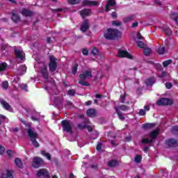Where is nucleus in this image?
Instances as JSON below:
<instances>
[{"label": "nucleus", "instance_id": "nucleus-1", "mask_svg": "<svg viewBox=\"0 0 178 178\" xmlns=\"http://www.w3.org/2000/svg\"><path fill=\"white\" fill-rule=\"evenodd\" d=\"M104 37L106 40H115L122 37V32L117 29L108 28L104 33Z\"/></svg>", "mask_w": 178, "mask_h": 178}, {"label": "nucleus", "instance_id": "nucleus-2", "mask_svg": "<svg viewBox=\"0 0 178 178\" xmlns=\"http://www.w3.org/2000/svg\"><path fill=\"white\" fill-rule=\"evenodd\" d=\"M27 134L29 136L33 147H35V148H38L40 147V143L37 141V138H38V134L37 132H34L33 129L29 128L27 129Z\"/></svg>", "mask_w": 178, "mask_h": 178}, {"label": "nucleus", "instance_id": "nucleus-3", "mask_svg": "<svg viewBox=\"0 0 178 178\" xmlns=\"http://www.w3.org/2000/svg\"><path fill=\"white\" fill-rule=\"evenodd\" d=\"M49 70L51 73L56 72L58 69V59L54 56H49Z\"/></svg>", "mask_w": 178, "mask_h": 178}, {"label": "nucleus", "instance_id": "nucleus-4", "mask_svg": "<svg viewBox=\"0 0 178 178\" xmlns=\"http://www.w3.org/2000/svg\"><path fill=\"white\" fill-rule=\"evenodd\" d=\"M45 165L44 159L40 156H35L32 160V166L35 169H38L39 168H42Z\"/></svg>", "mask_w": 178, "mask_h": 178}, {"label": "nucleus", "instance_id": "nucleus-5", "mask_svg": "<svg viewBox=\"0 0 178 178\" xmlns=\"http://www.w3.org/2000/svg\"><path fill=\"white\" fill-rule=\"evenodd\" d=\"M158 106H168L173 105V99L169 98H161L156 102Z\"/></svg>", "mask_w": 178, "mask_h": 178}, {"label": "nucleus", "instance_id": "nucleus-6", "mask_svg": "<svg viewBox=\"0 0 178 178\" xmlns=\"http://www.w3.org/2000/svg\"><path fill=\"white\" fill-rule=\"evenodd\" d=\"M61 125L63 131H66V133H72L73 128L72 127V124L67 120H64L61 121Z\"/></svg>", "mask_w": 178, "mask_h": 178}, {"label": "nucleus", "instance_id": "nucleus-7", "mask_svg": "<svg viewBox=\"0 0 178 178\" xmlns=\"http://www.w3.org/2000/svg\"><path fill=\"white\" fill-rule=\"evenodd\" d=\"M36 176L38 177L49 178V172L45 168H41L37 171Z\"/></svg>", "mask_w": 178, "mask_h": 178}, {"label": "nucleus", "instance_id": "nucleus-8", "mask_svg": "<svg viewBox=\"0 0 178 178\" xmlns=\"http://www.w3.org/2000/svg\"><path fill=\"white\" fill-rule=\"evenodd\" d=\"M118 58H127V59H133L134 57L129 53V51L125 50H119L118 53Z\"/></svg>", "mask_w": 178, "mask_h": 178}, {"label": "nucleus", "instance_id": "nucleus-9", "mask_svg": "<svg viewBox=\"0 0 178 178\" xmlns=\"http://www.w3.org/2000/svg\"><path fill=\"white\" fill-rule=\"evenodd\" d=\"M40 70L43 79H44V80H48L49 79V73L48 72V67L47 65L41 67Z\"/></svg>", "mask_w": 178, "mask_h": 178}, {"label": "nucleus", "instance_id": "nucleus-10", "mask_svg": "<svg viewBox=\"0 0 178 178\" xmlns=\"http://www.w3.org/2000/svg\"><path fill=\"white\" fill-rule=\"evenodd\" d=\"M90 29V22L88 19H84L81 25L80 30L82 33H86Z\"/></svg>", "mask_w": 178, "mask_h": 178}, {"label": "nucleus", "instance_id": "nucleus-11", "mask_svg": "<svg viewBox=\"0 0 178 178\" xmlns=\"http://www.w3.org/2000/svg\"><path fill=\"white\" fill-rule=\"evenodd\" d=\"M11 20L14 22V23H19L21 20L20 15H18L16 10H13L11 13Z\"/></svg>", "mask_w": 178, "mask_h": 178}, {"label": "nucleus", "instance_id": "nucleus-12", "mask_svg": "<svg viewBox=\"0 0 178 178\" xmlns=\"http://www.w3.org/2000/svg\"><path fill=\"white\" fill-rule=\"evenodd\" d=\"M81 80H86V79H92V73L91 71L86 70L83 74H79Z\"/></svg>", "mask_w": 178, "mask_h": 178}, {"label": "nucleus", "instance_id": "nucleus-13", "mask_svg": "<svg viewBox=\"0 0 178 178\" xmlns=\"http://www.w3.org/2000/svg\"><path fill=\"white\" fill-rule=\"evenodd\" d=\"M0 104L6 111L10 112L12 111V106L9 105V103L5 101L3 99H0Z\"/></svg>", "mask_w": 178, "mask_h": 178}, {"label": "nucleus", "instance_id": "nucleus-14", "mask_svg": "<svg viewBox=\"0 0 178 178\" xmlns=\"http://www.w3.org/2000/svg\"><path fill=\"white\" fill-rule=\"evenodd\" d=\"M97 5H98L97 1L84 0L82 3V6H97Z\"/></svg>", "mask_w": 178, "mask_h": 178}, {"label": "nucleus", "instance_id": "nucleus-15", "mask_svg": "<svg viewBox=\"0 0 178 178\" xmlns=\"http://www.w3.org/2000/svg\"><path fill=\"white\" fill-rule=\"evenodd\" d=\"M165 144L168 147H178V140L175 138H170L165 141Z\"/></svg>", "mask_w": 178, "mask_h": 178}, {"label": "nucleus", "instance_id": "nucleus-16", "mask_svg": "<svg viewBox=\"0 0 178 178\" xmlns=\"http://www.w3.org/2000/svg\"><path fill=\"white\" fill-rule=\"evenodd\" d=\"M20 13H22V15L26 17H31V16H33V11L27 8H22Z\"/></svg>", "mask_w": 178, "mask_h": 178}, {"label": "nucleus", "instance_id": "nucleus-17", "mask_svg": "<svg viewBox=\"0 0 178 178\" xmlns=\"http://www.w3.org/2000/svg\"><path fill=\"white\" fill-rule=\"evenodd\" d=\"M116 5V1L115 0H108L107 4L105 6V11L109 12L111 10L110 6H115Z\"/></svg>", "mask_w": 178, "mask_h": 178}, {"label": "nucleus", "instance_id": "nucleus-18", "mask_svg": "<svg viewBox=\"0 0 178 178\" xmlns=\"http://www.w3.org/2000/svg\"><path fill=\"white\" fill-rule=\"evenodd\" d=\"M145 84L147 86V87H149V86H154V84H155V77L151 76L149 78H147L145 81Z\"/></svg>", "mask_w": 178, "mask_h": 178}, {"label": "nucleus", "instance_id": "nucleus-19", "mask_svg": "<svg viewBox=\"0 0 178 178\" xmlns=\"http://www.w3.org/2000/svg\"><path fill=\"white\" fill-rule=\"evenodd\" d=\"M81 17L84 18L86 16H90L91 15V9H83L80 12Z\"/></svg>", "mask_w": 178, "mask_h": 178}, {"label": "nucleus", "instance_id": "nucleus-20", "mask_svg": "<svg viewBox=\"0 0 178 178\" xmlns=\"http://www.w3.org/2000/svg\"><path fill=\"white\" fill-rule=\"evenodd\" d=\"M86 113L89 118H95L97 115V111L94 108H89Z\"/></svg>", "mask_w": 178, "mask_h": 178}, {"label": "nucleus", "instance_id": "nucleus-21", "mask_svg": "<svg viewBox=\"0 0 178 178\" xmlns=\"http://www.w3.org/2000/svg\"><path fill=\"white\" fill-rule=\"evenodd\" d=\"M114 109H115L120 120H124V119H126V118H124V115H123V113H120V110L119 109V108L115 107Z\"/></svg>", "mask_w": 178, "mask_h": 178}, {"label": "nucleus", "instance_id": "nucleus-22", "mask_svg": "<svg viewBox=\"0 0 178 178\" xmlns=\"http://www.w3.org/2000/svg\"><path fill=\"white\" fill-rule=\"evenodd\" d=\"M118 160L111 159L108 162V168H116L118 166Z\"/></svg>", "mask_w": 178, "mask_h": 178}, {"label": "nucleus", "instance_id": "nucleus-23", "mask_svg": "<svg viewBox=\"0 0 178 178\" xmlns=\"http://www.w3.org/2000/svg\"><path fill=\"white\" fill-rule=\"evenodd\" d=\"M14 52L18 59H24V56L22 54V51L17 49H14Z\"/></svg>", "mask_w": 178, "mask_h": 178}, {"label": "nucleus", "instance_id": "nucleus-24", "mask_svg": "<svg viewBox=\"0 0 178 178\" xmlns=\"http://www.w3.org/2000/svg\"><path fill=\"white\" fill-rule=\"evenodd\" d=\"M15 163L17 168H19V169H23L24 165H23V162H22V160L19 158H16L15 159Z\"/></svg>", "mask_w": 178, "mask_h": 178}, {"label": "nucleus", "instance_id": "nucleus-25", "mask_svg": "<svg viewBox=\"0 0 178 178\" xmlns=\"http://www.w3.org/2000/svg\"><path fill=\"white\" fill-rule=\"evenodd\" d=\"M163 31L165 33L166 35H172V34H173L172 30L170 29V28H169V26H164L163 27Z\"/></svg>", "mask_w": 178, "mask_h": 178}, {"label": "nucleus", "instance_id": "nucleus-26", "mask_svg": "<svg viewBox=\"0 0 178 178\" xmlns=\"http://www.w3.org/2000/svg\"><path fill=\"white\" fill-rule=\"evenodd\" d=\"M1 178H13V174L9 170H7L6 174H3Z\"/></svg>", "mask_w": 178, "mask_h": 178}, {"label": "nucleus", "instance_id": "nucleus-27", "mask_svg": "<svg viewBox=\"0 0 178 178\" xmlns=\"http://www.w3.org/2000/svg\"><path fill=\"white\" fill-rule=\"evenodd\" d=\"M159 134V131H158V130H154L149 133V136L151 137V138H152V140H155V138L158 137Z\"/></svg>", "mask_w": 178, "mask_h": 178}, {"label": "nucleus", "instance_id": "nucleus-28", "mask_svg": "<svg viewBox=\"0 0 178 178\" xmlns=\"http://www.w3.org/2000/svg\"><path fill=\"white\" fill-rule=\"evenodd\" d=\"M134 20V15H129L127 17L123 19V22L124 23H129L130 22H133Z\"/></svg>", "mask_w": 178, "mask_h": 178}, {"label": "nucleus", "instance_id": "nucleus-29", "mask_svg": "<svg viewBox=\"0 0 178 178\" xmlns=\"http://www.w3.org/2000/svg\"><path fill=\"white\" fill-rule=\"evenodd\" d=\"M8 69V64L6 63H0V72H5Z\"/></svg>", "mask_w": 178, "mask_h": 178}, {"label": "nucleus", "instance_id": "nucleus-30", "mask_svg": "<svg viewBox=\"0 0 178 178\" xmlns=\"http://www.w3.org/2000/svg\"><path fill=\"white\" fill-rule=\"evenodd\" d=\"M155 126V124L154 123H147V124H144L143 125V129H144L145 130H147V129H151L152 127H154Z\"/></svg>", "mask_w": 178, "mask_h": 178}, {"label": "nucleus", "instance_id": "nucleus-31", "mask_svg": "<svg viewBox=\"0 0 178 178\" xmlns=\"http://www.w3.org/2000/svg\"><path fill=\"white\" fill-rule=\"evenodd\" d=\"M152 49L151 48H149V47H144L143 49V54L144 55H145V56H148L149 55L151 54V52H152Z\"/></svg>", "mask_w": 178, "mask_h": 178}, {"label": "nucleus", "instance_id": "nucleus-32", "mask_svg": "<svg viewBox=\"0 0 178 178\" xmlns=\"http://www.w3.org/2000/svg\"><path fill=\"white\" fill-rule=\"evenodd\" d=\"M90 54L94 56H97L99 54V50L97 47H92Z\"/></svg>", "mask_w": 178, "mask_h": 178}, {"label": "nucleus", "instance_id": "nucleus-33", "mask_svg": "<svg viewBox=\"0 0 178 178\" xmlns=\"http://www.w3.org/2000/svg\"><path fill=\"white\" fill-rule=\"evenodd\" d=\"M69 5H79L81 0H67Z\"/></svg>", "mask_w": 178, "mask_h": 178}, {"label": "nucleus", "instance_id": "nucleus-34", "mask_svg": "<svg viewBox=\"0 0 178 178\" xmlns=\"http://www.w3.org/2000/svg\"><path fill=\"white\" fill-rule=\"evenodd\" d=\"M157 52L159 55H163L166 52V48L165 47H159Z\"/></svg>", "mask_w": 178, "mask_h": 178}, {"label": "nucleus", "instance_id": "nucleus-35", "mask_svg": "<svg viewBox=\"0 0 178 178\" xmlns=\"http://www.w3.org/2000/svg\"><path fill=\"white\" fill-rule=\"evenodd\" d=\"M120 111H129L130 109V107L128 106H126L124 104L120 105L119 107H118Z\"/></svg>", "mask_w": 178, "mask_h": 178}, {"label": "nucleus", "instance_id": "nucleus-36", "mask_svg": "<svg viewBox=\"0 0 178 178\" xmlns=\"http://www.w3.org/2000/svg\"><path fill=\"white\" fill-rule=\"evenodd\" d=\"M1 87L3 90H8L9 87V82H8V81H3L1 83Z\"/></svg>", "mask_w": 178, "mask_h": 178}, {"label": "nucleus", "instance_id": "nucleus-37", "mask_svg": "<svg viewBox=\"0 0 178 178\" xmlns=\"http://www.w3.org/2000/svg\"><path fill=\"white\" fill-rule=\"evenodd\" d=\"M136 45L137 47H138V48H141L142 49H143L144 48H145V44L143 43V41H137L136 42Z\"/></svg>", "mask_w": 178, "mask_h": 178}, {"label": "nucleus", "instance_id": "nucleus-38", "mask_svg": "<svg viewBox=\"0 0 178 178\" xmlns=\"http://www.w3.org/2000/svg\"><path fill=\"white\" fill-rule=\"evenodd\" d=\"M86 121L83 123L78 124L77 127L81 130H84V129H87V124H86Z\"/></svg>", "mask_w": 178, "mask_h": 178}, {"label": "nucleus", "instance_id": "nucleus-39", "mask_svg": "<svg viewBox=\"0 0 178 178\" xmlns=\"http://www.w3.org/2000/svg\"><path fill=\"white\" fill-rule=\"evenodd\" d=\"M42 155H43V156H46V158H47L48 161H51V154L49 153H47V152L42 150L41 152Z\"/></svg>", "mask_w": 178, "mask_h": 178}, {"label": "nucleus", "instance_id": "nucleus-40", "mask_svg": "<svg viewBox=\"0 0 178 178\" xmlns=\"http://www.w3.org/2000/svg\"><path fill=\"white\" fill-rule=\"evenodd\" d=\"M77 69H79V64L75 63L74 67H72V74H76V73H77Z\"/></svg>", "mask_w": 178, "mask_h": 178}, {"label": "nucleus", "instance_id": "nucleus-41", "mask_svg": "<svg viewBox=\"0 0 178 178\" xmlns=\"http://www.w3.org/2000/svg\"><path fill=\"white\" fill-rule=\"evenodd\" d=\"M79 84H81V86H84L85 87H90V83L87 81H84V80H81L79 81Z\"/></svg>", "mask_w": 178, "mask_h": 178}, {"label": "nucleus", "instance_id": "nucleus-42", "mask_svg": "<svg viewBox=\"0 0 178 178\" xmlns=\"http://www.w3.org/2000/svg\"><path fill=\"white\" fill-rule=\"evenodd\" d=\"M172 60H165V61H163V66L164 67H168V66L169 65H170V63H172Z\"/></svg>", "mask_w": 178, "mask_h": 178}, {"label": "nucleus", "instance_id": "nucleus-43", "mask_svg": "<svg viewBox=\"0 0 178 178\" xmlns=\"http://www.w3.org/2000/svg\"><path fill=\"white\" fill-rule=\"evenodd\" d=\"M141 159H143V156L138 154L135 157V162H136V163H140V162H141Z\"/></svg>", "mask_w": 178, "mask_h": 178}, {"label": "nucleus", "instance_id": "nucleus-44", "mask_svg": "<svg viewBox=\"0 0 178 178\" xmlns=\"http://www.w3.org/2000/svg\"><path fill=\"white\" fill-rule=\"evenodd\" d=\"M68 95H70V97H74V95H76V90L73 89H70L68 90Z\"/></svg>", "mask_w": 178, "mask_h": 178}, {"label": "nucleus", "instance_id": "nucleus-45", "mask_svg": "<svg viewBox=\"0 0 178 178\" xmlns=\"http://www.w3.org/2000/svg\"><path fill=\"white\" fill-rule=\"evenodd\" d=\"M171 131L173 134H177L178 133V126H174L172 127Z\"/></svg>", "mask_w": 178, "mask_h": 178}, {"label": "nucleus", "instance_id": "nucleus-46", "mask_svg": "<svg viewBox=\"0 0 178 178\" xmlns=\"http://www.w3.org/2000/svg\"><path fill=\"white\" fill-rule=\"evenodd\" d=\"M142 144H152V140H149L148 138H144L142 140Z\"/></svg>", "mask_w": 178, "mask_h": 178}, {"label": "nucleus", "instance_id": "nucleus-47", "mask_svg": "<svg viewBox=\"0 0 178 178\" xmlns=\"http://www.w3.org/2000/svg\"><path fill=\"white\" fill-rule=\"evenodd\" d=\"M19 70L22 71V74H24V73H26V72L27 71V67H26V66L24 65H21L19 67Z\"/></svg>", "mask_w": 178, "mask_h": 178}, {"label": "nucleus", "instance_id": "nucleus-48", "mask_svg": "<svg viewBox=\"0 0 178 178\" xmlns=\"http://www.w3.org/2000/svg\"><path fill=\"white\" fill-rule=\"evenodd\" d=\"M112 24L113 26H115V27H120L122 26V23L118 21H113Z\"/></svg>", "mask_w": 178, "mask_h": 178}, {"label": "nucleus", "instance_id": "nucleus-49", "mask_svg": "<svg viewBox=\"0 0 178 178\" xmlns=\"http://www.w3.org/2000/svg\"><path fill=\"white\" fill-rule=\"evenodd\" d=\"M156 70H159V72H161L163 70V67H162V65L158 63L156 65Z\"/></svg>", "mask_w": 178, "mask_h": 178}, {"label": "nucleus", "instance_id": "nucleus-50", "mask_svg": "<svg viewBox=\"0 0 178 178\" xmlns=\"http://www.w3.org/2000/svg\"><path fill=\"white\" fill-rule=\"evenodd\" d=\"M19 120H20V122H22V123H23V124H24V126H26V127H29V126H30L29 122H27V121L24 120V119L19 118Z\"/></svg>", "mask_w": 178, "mask_h": 178}, {"label": "nucleus", "instance_id": "nucleus-51", "mask_svg": "<svg viewBox=\"0 0 178 178\" xmlns=\"http://www.w3.org/2000/svg\"><path fill=\"white\" fill-rule=\"evenodd\" d=\"M172 87H173V85L172 84V83H170V82L165 83V88H167V90H170V88H172Z\"/></svg>", "mask_w": 178, "mask_h": 178}, {"label": "nucleus", "instance_id": "nucleus-52", "mask_svg": "<svg viewBox=\"0 0 178 178\" xmlns=\"http://www.w3.org/2000/svg\"><path fill=\"white\" fill-rule=\"evenodd\" d=\"M5 154V147L0 145V155H3Z\"/></svg>", "mask_w": 178, "mask_h": 178}, {"label": "nucleus", "instance_id": "nucleus-53", "mask_svg": "<svg viewBox=\"0 0 178 178\" xmlns=\"http://www.w3.org/2000/svg\"><path fill=\"white\" fill-rule=\"evenodd\" d=\"M126 97H127V94L124 93L122 97H121V102L122 104H124L125 101H126Z\"/></svg>", "mask_w": 178, "mask_h": 178}, {"label": "nucleus", "instance_id": "nucleus-54", "mask_svg": "<svg viewBox=\"0 0 178 178\" xmlns=\"http://www.w3.org/2000/svg\"><path fill=\"white\" fill-rule=\"evenodd\" d=\"M51 11L54 13H58V12L63 11V8H56V9L51 8Z\"/></svg>", "mask_w": 178, "mask_h": 178}, {"label": "nucleus", "instance_id": "nucleus-55", "mask_svg": "<svg viewBox=\"0 0 178 178\" xmlns=\"http://www.w3.org/2000/svg\"><path fill=\"white\" fill-rule=\"evenodd\" d=\"M73 106V103H72V102L70 101H67L66 102V108H72V106Z\"/></svg>", "mask_w": 178, "mask_h": 178}, {"label": "nucleus", "instance_id": "nucleus-56", "mask_svg": "<svg viewBox=\"0 0 178 178\" xmlns=\"http://www.w3.org/2000/svg\"><path fill=\"white\" fill-rule=\"evenodd\" d=\"M6 119V116L0 114V126L2 124V120H5Z\"/></svg>", "mask_w": 178, "mask_h": 178}, {"label": "nucleus", "instance_id": "nucleus-57", "mask_svg": "<svg viewBox=\"0 0 178 178\" xmlns=\"http://www.w3.org/2000/svg\"><path fill=\"white\" fill-rule=\"evenodd\" d=\"M97 151H99L100 149H102V143H99L97 145L96 147Z\"/></svg>", "mask_w": 178, "mask_h": 178}, {"label": "nucleus", "instance_id": "nucleus-58", "mask_svg": "<svg viewBox=\"0 0 178 178\" xmlns=\"http://www.w3.org/2000/svg\"><path fill=\"white\" fill-rule=\"evenodd\" d=\"M147 113L145 112V110H144V109H140V111H139V115H140V116H144V115H145Z\"/></svg>", "mask_w": 178, "mask_h": 178}, {"label": "nucleus", "instance_id": "nucleus-59", "mask_svg": "<svg viewBox=\"0 0 178 178\" xmlns=\"http://www.w3.org/2000/svg\"><path fill=\"white\" fill-rule=\"evenodd\" d=\"M83 55H85V56H87L88 55V50L87 49H83L82 50Z\"/></svg>", "mask_w": 178, "mask_h": 178}, {"label": "nucleus", "instance_id": "nucleus-60", "mask_svg": "<svg viewBox=\"0 0 178 178\" xmlns=\"http://www.w3.org/2000/svg\"><path fill=\"white\" fill-rule=\"evenodd\" d=\"M137 38L138 40H144V37L143 36V35H141L140 33H137Z\"/></svg>", "mask_w": 178, "mask_h": 178}, {"label": "nucleus", "instance_id": "nucleus-61", "mask_svg": "<svg viewBox=\"0 0 178 178\" xmlns=\"http://www.w3.org/2000/svg\"><path fill=\"white\" fill-rule=\"evenodd\" d=\"M111 17L113 19H118V13H116V12H113L111 13Z\"/></svg>", "mask_w": 178, "mask_h": 178}, {"label": "nucleus", "instance_id": "nucleus-62", "mask_svg": "<svg viewBox=\"0 0 178 178\" xmlns=\"http://www.w3.org/2000/svg\"><path fill=\"white\" fill-rule=\"evenodd\" d=\"M95 97H96V98H98V99L105 98V95H101V94H96Z\"/></svg>", "mask_w": 178, "mask_h": 178}, {"label": "nucleus", "instance_id": "nucleus-63", "mask_svg": "<svg viewBox=\"0 0 178 178\" xmlns=\"http://www.w3.org/2000/svg\"><path fill=\"white\" fill-rule=\"evenodd\" d=\"M131 27L132 28L138 27V22L135 21L134 23L132 24Z\"/></svg>", "mask_w": 178, "mask_h": 178}, {"label": "nucleus", "instance_id": "nucleus-64", "mask_svg": "<svg viewBox=\"0 0 178 178\" xmlns=\"http://www.w3.org/2000/svg\"><path fill=\"white\" fill-rule=\"evenodd\" d=\"M172 19H173V20H175L176 24H177V26H178V15H175V17Z\"/></svg>", "mask_w": 178, "mask_h": 178}]
</instances>
